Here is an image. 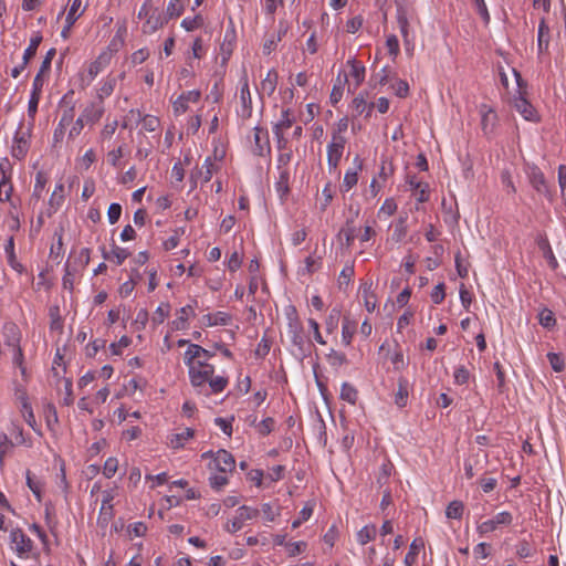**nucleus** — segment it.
Instances as JSON below:
<instances>
[{
	"label": "nucleus",
	"mask_w": 566,
	"mask_h": 566,
	"mask_svg": "<svg viewBox=\"0 0 566 566\" xmlns=\"http://www.w3.org/2000/svg\"><path fill=\"white\" fill-rule=\"evenodd\" d=\"M214 366H202L199 370L193 366L189 368V378L191 385L197 389L198 394L209 396L210 394H219L228 386V378L223 376H214Z\"/></svg>",
	"instance_id": "nucleus-1"
},
{
	"label": "nucleus",
	"mask_w": 566,
	"mask_h": 566,
	"mask_svg": "<svg viewBox=\"0 0 566 566\" xmlns=\"http://www.w3.org/2000/svg\"><path fill=\"white\" fill-rule=\"evenodd\" d=\"M137 18L144 20L142 32L153 34L167 23V18L155 8L153 0H145L142 4Z\"/></svg>",
	"instance_id": "nucleus-2"
},
{
	"label": "nucleus",
	"mask_w": 566,
	"mask_h": 566,
	"mask_svg": "<svg viewBox=\"0 0 566 566\" xmlns=\"http://www.w3.org/2000/svg\"><path fill=\"white\" fill-rule=\"evenodd\" d=\"M205 458H212L213 469L218 470L221 473H228L232 472L235 468V460L233 455L228 452L227 450H219L218 452L213 453L212 451H208L202 453L201 455Z\"/></svg>",
	"instance_id": "nucleus-3"
},
{
	"label": "nucleus",
	"mask_w": 566,
	"mask_h": 566,
	"mask_svg": "<svg viewBox=\"0 0 566 566\" xmlns=\"http://www.w3.org/2000/svg\"><path fill=\"white\" fill-rule=\"evenodd\" d=\"M346 143V137L332 136L327 145V165L331 172L336 170L344 154Z\"/></svg>",
	"instance_id": "nucleus-4"
},
{
	"label": "nucleus",
	"mask_w": 566,
	"mask_h": 566,
	"mask_svg": "<svg viewBox=\"0 0 566 566\" xmlns=\"http://www.w3.org/2000/svg\"><path fill=\"white\" fill-rule=\"evenodd\" d=\"M258 509L242 505L237 510L233 520L227 523L226 530L230 533H235L244 526L245 522L258 517Z\"/></svg>",
	"instance_id": "nucleus-5"
},
{
	"label": "nucleus",
	"mask_w": 566,
	"mask_h": 566,
	"mask_svg": "<svg viewBox=\"0 0 566 566\" xmlns=\"http://www.w3.org/2000/svg\"><path fill=\"white\" fill-rule=\"evenodd\" d=\"M12 548L18 554L19 557H29L30 553L33 549V542L27 534L20 530L14 528L10 534Z\"/></svg>",
	"instance_id": "nucleus-6"
},
{
	"label": "nucleus",
	"mask_w": 566,
	"mask_h": 566,
	"mask_svg": "<svg viewBox=\"0 0 566 566\" xmlns=\"http://www.w3.org/2000/svg\"><path fill=\"white\" fill-rule=\"evenodd\" d=\"M513 521V516L510 512L503 511L497 513L492 520H488L478 525L476 531L480 535L493 532L500 525H510Z\"/></svg>",
	"instance_id": "nucleus-7"
},
{
	"label": "nucleus",
	"mask_w": 566,
	"mask_h": 566,
	"mask_svg": "<svg viewBox=\"0 0 566 566\" xmlns=\"http://www.w3.org/2000/svg\"><path fill=\"white\" fill-rule=\"evenodd\" d=\"M240 102H241V107L238 111L239 115L243 119L250 118L252 115V98H251V93H250L249 83H248V76H247L245 72H244L243 76L241 77Z\"/></svg>",
	"instance_id": "nucleus-8"
},
{
	"label": "nucleus",
	"mask_w": 566,
	"mask_h": 566,
	"mask_svg": "<svg viewBox=\"0 0 566 566\" xmlns=\"http://www.w3.org/2000/svg\"><path fill=\"white\" fill-rule=\"evenodd\" d=\"M29 145L30 133L29 130H22V127H20L13 138L12 156L17 159H23L29 150Z\"/></svg>",
	"instance_id": "nucleus-9"
},
{
	"label": "nucleus",
	"mask_w": 566,
	"mask_h": 566,
	"mask_svg": "<svg viewBox=\"0 0 566 566\" xmlns=\"http://www.w3.org/2000/svg\"><path fill=\"white\" fill-rule=\"evenodd\" d=\"M294 123V117L291 115L290 109H283L281 119L275 124L273 133L277 139L279 148L285 145L284 130L290 128Z\"/></svg>",
	"instance_id": "nucleus-10"
},
{
	"label": "nucleus",
	"mask_w": 566,
	"mask_h": 566,
	"mask_svg": "<svg viewBox=\"0 0 566 566\" xmlns=\"http://www.w3.org/2000/svg\"><path fill=\"white\" fill-rule=\"evenodd\" d=\"M528 179L532 187L538 192L546 196L549 200H552V193L546 184L544 174L537 168L532 167L528 171Z\"/></svg>",
	"instance_id": "nucleus-11"
},
{
	"label": "nucleus",
	"mask_w": 566,
	"mask_h": 566,
	"mask_svg": "<svg viewBox=\"0 0 566 566\" xmlns=\"http://www.w3.org/2000/svg\"><path fill=\"white\" fill-rule=\"evenodd\" d=\"M258 156H264L271 151L268 130L262 127H254V148Z\"/></svg>",
	"instance_id": "nucleus-12"
},
{
	"label": "nucleus",
	"mask_w": 566,
	"mask_h": 566,
	"mask_svg": "<svg viewBox=\"0 0 566 566\" xmlns=\"http://www.w3.org/2000/svg\"><path fill=\"white\" fill-rule=\"evenodd\" d=\"M2 334L4 344L8 347H17L20 346L21 342V331L14 323H6L2 327Z\"/></svg>",
	"instance_id": "nucleus-13"
},
{
	"label": "nucleus",
	"mask_w": 566,
	"mask_h": 566,
	"mask_svg": "<svg viewBox=\"0 0 566 566\" xmlns=\"http://www.w3.org/2000/svg\"><path fill=\"white\" fill-rule=\"evenodd\" d=\"M200 98V92L199 91H188L184 94H181L175 102H174V111L176 114H182L188 109V103H197Z\"/></svg>",
	"instance_id": "nucleus-14"
},
{
	"label": "nucleus",
	"mask_w": 566,
	"mask_h": 566,
	"mask_svg": "<svg viewBox=\"0 0 566 566\" xmlns=\"http://www.w3.org/2000/svg\"><path fill=\"white\" fill-rule=\"evenodd\" d=\"M480 114L482 117L481 118L482 129L484 130L485 134L492 133L495 127L496 119H497L496 113L492 108L488 107L486 105H482L480 107Z\"/></svg>",
	"instance_id": "nucleus-15"
},
{
	"label": "nucleus",
	"mask_w": 566,
	"mask_h": 566,
	"mask_svg": "<svg viewBox=\"0 0 566 566\" xmlns=\"http://www.w3.org/2000/svg\"><path fill=\"white\" fill-rule=\"evenodd\" d=\"M111 61V54L107 52H104L97 56V59L92 62L88 66L87 73L91 80H94L99 72H102Z\"/></svg>",
	"instance_id": "nucleus-16"
},
{
	"label": "nucleus",
	"mask_w": 566,
	"mask_h": 566,
	"mask_svg": "<svg viewBox=\"0 0 566 566\" xmlns=\"http://www.w3.org/2000/svg\"><path fill=\"white\" fill-rule=\"evenodd\" d=\"M549 43V27L547 25L545 19L543 18L538 25L537 33V50L539 54H543L547 51Z\"/></svg>",
	"instance_id": "nucleus-17"
},
{
	"label": "nucleus",
	"mask_w": 566,
	"mask_h": 566,
	"mask_svg": "<svg viewBox=\"0 0 566 566\" xmlns=\"http://www.w3.org/2000/svg\"><path fill=\"white\" fill-rule=\"evenodd\" d=\"M514 107L516 111L527 120L535 119L536 112L532 104L524 98L523 96H518L514 99Z\"/></svg>",
	"instance_id": "nucleus-18"
},
{
	"label": "nucleus",
	"mask_w": 566,
	"mask_h": 566,
	"mask_svg": "<svg viewBox=\"0 0 566 566\" xmlns=\"http://www.w3.org/2000/svg\"><path fill=\"white\" fill-rule=\"evenodd\" d=\"M195 436V431L190 428H185L182 432L179 433H172L169 437V446L172 449H180L182 448L187 441L192 439Z\"/></svg>",
	"instance_id": "nucleus-19"
},
{
	"label": "nucleus",
	"mask_w": 566,
	"mask_h": 566,
	"mask_svg": "<svg viewBox=\"0 0 566 566\" xmlns=\"http://www.w3.org/2000/svg\"><path fill=\"white\" fill-rule=\"evenodd\" d=\"M279 75L276 71L270 70L266 76L261 81L260 90L262 94L271 96L276 88Z\"/></svg>",
	"instance_id": "nucleus-20"
},
{
	"label": "nucleus",
	"mask_w": 566,
	"mask_h": 566,
	"mask_svg": "<svg viewBox=\"0 0 566 566\" xmlns=\"http://www.w3.org/2000/svg\"><path fill=\"white\" fill-rule=\"evenodd\" d=\"M371 287H373V283H367V282L364 283L361 286L364 305L369 313L374 312L377 306V298H376V295L374 294Z\"/></svg>",
	"instance_id": "nucleus-21"
},
{
	"label": "nucleus",
	"mask_w": 566,
	"mask_h": 566,
	"mask_svg": "<svg viewBox=\"0 0 566 566\" xmlns=\"http://www.w3.org/2000/svg\"><path fill=\"white\" fill-rule=\"evenodd\" d=\"M203 319L208 326H217V325L226 326V325L230 324L231 316L224 312H217L214 314L205 315Z\"/></svg>",
	"instance_id": "nucleus-22"
},
{
	"label": "nucleus",
	"mask_w": 566,
	"mask_h": 566,
	"mask_svg": "<svg viewBox=\"0 0 566 566\" xmlns=\"http://www.w3.org/2000/svg\"><path fill=\"white\" fill-rule=\"evenodd\" d=\"M103 113L104 107L101 104H93L90 107H86L81 116L84 118L85 122L94 124L102 118Z\"/></svg>",
	"instance_id": "nucleus-23"
},
{
	"label": "nucleus",
	"mask_w": 566,
	"mask_h": 566,
	"mask_svg": "<svg viewBox=\"0 0 566 566\" xmlns=\"http://www.w3.org/2000/svg\"><path fill=\"white\" fill-rule=\"evenodd\" d=\"M356 322L350 321L347 317L344 318L342 327V342L345 346L350 345L353 336L356 332Z\"/></svg>",
	"instance_id": "nucleus-24"
},
{
	"label": "nucleus",
	"mask_w": 566,
	"mask_h": 566,
	"mask_svg": "<svg viewBox=\"0 0 566 566\" xmlns=\"http://www.w3.org/2000/svg\"><path fill=\"white\" fill-rule=\"evenodd\" d=\"M201 353H205V348L197 345V344H190L185 352L184 355V361L188 366V368H191L193 366V361L198 358H201Z\"/></svg>",
	"instance_id": "nucleus-25"
},
{
	"label": "nucleus",
	"mask_w": 566,
	"mask_h": 566,
	"mask_svg": "<svg viewBox=\"0 0 566 566\" xmlns=\"http://www.w3.org/2000/svg\"><path fill=\"white\" fill-rule=\"evenodd\" d=\"M192 314H193V310H192L191 305H186V306L181 307L180 310H178L177 317L172 322L174 328L177 331L184 329L188 317Z\"/></svg>",
	"instance_id": "nucleus-26"
},
{
	"label": "nucleus",
	"mask_w": 566,
	"mask_h": 566,
	"mask_svg": "<svg viewBox=\"0 0 566 566\" xmlns=\"http://www.w3.org/2000/svg\"><path fill=\"white\" fill-rule=\"evenodd\" d=\"M42 41L40 33H36L31 38L29 46L25 49L23 54V65H27L30 60L36 54L38 48Z\"/></svg>",
	"instance_id": "nucleus-27"
},
{
	"label": "nucleus",
	"mask_w": 566,
	"mask_h": 566,
	"mask_svg": "<svg viewBox=\"0 0 566 566\" xmlns=\"http://www.w3.org/2000/svg\"><path fill=\"white\" fill-rule=\"evenodd\" d=\"M377 535V528L374 524L364 526L360 531L357 533V541L360 545H365L368 542L375 539Z\"/></svg>",
	"instance_id": "nucleus-28"
},
{
	"label": "nucleus",
	"mask_w": 566,
	"mask_h": 566,
	"mask_svg": "<svg viewBox=\"0 0 566 566\" xmlns=\"http://www.w3.org/2000/svg\"><path fill=\"white\" fill-rule=\"evenodd\" d=\"M358 392L354 386L348 382H344L340 388V398L350 405H355L357 401Z\"/></svg>",
	"instance_id": "nucleus-29"
},
{
	"label": "nucleus",
	"mask_w": 566,
	"mask_h": 566,
	"mask_svg": "<svg viewBox=\"0 0 566 566\" xmlns=\"http://www.w3.org/2000/svg\"><path fill=\"white\" fill-rule=\"evenodd\" d=\"M408 390H407V380L400 378L398 381V390L395 395V402L399 407H405L407 403Z\"/></svg>",
	"instance_id": "nucleus-30"
},
{
	"label": "nucleus",
	"mask_w": 566,
	"mask_h": 566,
	"mask_svg": "<svg viewBox=\"0 0 566 566\" xmlns=\"http://www.w3.org/2000/svg\"><path fill=\"white\" fill-rule=\"evenodd\" d=\"M70 2H71V6H70L69 12L66 14L65 22H69V24H74L75 21L81 17V14L83 13L84 10L78 12L81 9V6H82L81 0H70Z\"/></svg>",
	"instance_id": "nucleus-31"
},
{
	"label": "nucleus",
	"mask_w": 566,
	"mask_h": 566,
	"mask_svg": "<svg viewBox=\"0 0 566 566\" xmlns=\"http://www.w3.org/2000/svg\"><path fill=\"white\" fill-rule=\"evenodd\" d=\"M463 503L461 501H452L449 503L446 510V515L448 518L460 520L463 514Z\"/></svg>",
	"instance_id": "nucleus-32"
},
{
	"label": "nucleus",
	"mask_w": 566,
	"mask_h": 566,
	"mask_svg": "<svg viewBox=\"0 0 566 566\" xmlns=\"http://www.w3.org/2000/svg\"><path fill=\"white\" fill-rule=\"evenodd\" d=\"M339 318H340V310L337 307H334L333 310H331V312L325 321V326H326L327 333H333L336 331V328L338 326Z\"/></svg>",
	"instance_id": "nucleus-33"
},
{
	"label": "nucleus",
	"mask_w": 566,
	"mask_h": 566,
	"mask_svg": "<svg viewBox=\"0 0 566 566\" xmlns=\"http://www.w3.org/2000/svg\"><path fill=\"white\" fill-rule=\"evenodd\" d=\"M538 322L545 328H553L556 325L554 313L548 308H543L538 314Z\"/></svg>",
	"instance_id": "nucleus-34"
},
{
	"label": "nucleus",
	"mask_w": 566,
	"mask_h": 566,
	"mask_svg": "<svg viewBox=\"0 0 566 566\" xmlns=\"http://www.w3.org/2000/svg\"><path fill=\"white\" fill-rule=\"evenodd\" d=\"M422 547H423V543L422 542L418 543L417 539H415L411 543L410 549H409L408 554L405 557V565L406 566H412L416 563L417 555H418L419 551Z\"/></svg>",
	"instance_id": "nucleus-35"
},
{
	"label": "nucleus",
	"mask_w": 566,
	"mask_h": 566,
	"mask_svg": "<svg viewBox=\"0 0 566 566\" xmlns=\"http://www.w3.org/2000/svg\"><path fill=\"white\" fill-rule=\"evenodd\" d=\"M179 2L180 0H170L168 2L165 15V18H167V21L169 19L177 18L182 13L184 7Z\"/></svg>",
	"instance_id": "nucleus-36"
},
{
	"label": "nucleus",
	"mask_w": 566,
	"mask_h": 566,
	"mask_svg": "<svg viewBox=\"0 0 566 566\" xmlns=\"http://www.w3.org/2000/svg\"><path fill=\"white\" fill-rule=\"evenodd\" d=\"M115 85V78H107L97 91L98 98L103 101L105 97H108L114 92Z\"/></svg>",
	"instance_id": "nucleus-37"
},
{
	"label": "nucleus",
	"mask_w": 566,
	"mask_h": 566,
	"mask_svg": "<svg viewBox=\"0 0 566 566\" xmlns=\"http://www.w3.org/2000/svg\"><path fill=\"white\" fill-rule=\"evenodd\" d=\"M327 360L331 366L337 368L347 363L346 355L344 353L331 349L327 355Z\"/></svg>",
	"instance_id": "nucleus-38"
},
{
	"label": "nucleus",
	"mask_w": 566,
	"mask_h": 566,
	"mask_svg": "<svg viewBox=\"0 0 566 566\" xmlns=\"http://www.w3.org/2000/svg\"><path fill=\"white\" fill-rule=\"evenodd\" d=\"M356 229L349 221L346 222V227L343 228L338 234L339 239L345 238L346 247H350L355 240Z\"/></svg>",
	"instance_id": "nucleus-39"
},
{
	"label": "nucleus",
	"mask_w": 566,
	"mask_h": 566,
	"mask_svg": "<svg viewBox=\"0 0 566 566\" xmlns=\"http://www.w3.org/2000/svg\"><path fill=\"white\" fill-rule=\"evenodd\" d=\"M202 25H203V18L200 14H198L193 18H185L181 21V27L186 31H193Z\"/></svg>",
	"instance_id": "nucleus-40"
},
{
	"label": "nucleus",
	"mask_w": 566,
	"mask_h": 566,
	"mask_svg": "<svg viewBox=\"0 0 566 566\" xmlns=\"http://www.w3.org/2000/svg\"><path fill=\"white\" fill-rule=\"evenodd\" d=\"M352 64L350 76L355 78V86H359L365 78V66L357 64L355 61L349 62Z\"/></svg>",
	"instance_id": "nucleus-41"
},
{
	"label": "nucleus",
	"mask_w": 566,
	"mask_h": 566,
	"mask_svg": "<svg viewBox=\"0 0 566 566\" xmlns=\"http://www.w3.org/2000/svg\"><path fill=\"white\" fill-rule=\"evenodd\" d=\"M113 495L109 492H104L102 506H101V515L104 516V520H108L112 516V502Z\"/></svg>",
	"instance_id": "nucleus-42"
},
{
	"label": "nucleus",
	"mask_w": 566,
	"mask_h": 566,
	"mask_svg": "<svg viewBox=\"0 0 566 566\" xmlns=\"http://www.w3.org/2000/svg\"><path fill=\"white\" fill-rule=\"evenodd\" d=\"M406 234H407L406 219L400 218L395 224L392 239L396 242H400L406 237Z\"/></svg>",
	"instance_id": "nucleus-43"
},
{
	"label": "nucleus",
	"mask_w": 566,
	"mask_h": 566,
	"mask_svg": "<svg viewBox=\"0 0 566 566\" xmlns=\"http://www.w3.org/2000/svg\"><path fill=\"white\" fill-rule=\"evenodd\" d=\"M366 107H369V112H373L375 104L367 103L363 96H357L353 99V108L357 114H363L366 111Z\"/></svg>",
	"instance_id": "nucleus-44"
},
{
	"label": "nucleus",
	"mask_w": 566,
	"mask_h": 566,
	"mask_svg": "<svg viewBox=\"0 0 566 566\" xmlns=\"http://www.w3.org/2000/svg\"><path fill=\"white\" fill-rule=\"evenodd\" d=\"M397 21H398V24H399L402 38H403L405 42L408 43L409 42V40H408V36H409V23H408V19H407L406 13L402 12V11H399L398 15H397Z\"/></svg>",
	"instance_id": "nucleus-45"
},
{
	"label": "nucleus",
	"mask_w": 566,
	"mask_h": 566,
	"mask_svg": "<svg viewBox=\"0 0 566 566\" xmlns=\"http://www.w3.org/2000/svg\"><path fill=\"white\" fill-rule=\"evenodd\" d=\"M118 469V460L116 458H108L103 468V474L111 479L115 475L116 471Z\"/></svg>",
	"instance_id": "nucleus-46"
},
{
	"label": "nucleus",
	"mask_w": 566,
	"mask_h": 566,
	"mask_svg": "<svg viewBox=\"0 0 566 566\" xmlns=\"http://www.w3.org/2000/svg\"><path fill=\"white\" fill-rule=\"evenodd\" d=\"M547 358L549 360L552 368L555 371L559 373V371L564 370L565 363H564V358L562 357V355L556 354V353H548Z\"/></svg>",
	"instance_id": "nucleus-47"
},
{
	"label": "nucleus",
	"mask_w": 566,
	"mask_h": 566,
	"mask_svg": "<svg viewBox=\"0 0 566 566\" xmlns=\"http://www.w3.org/2000/svg\"><path fill=\"white\" fill-rule=\"evenodd\" d=\"M275 421L273 418L268 417L258 423L256 429L261 436H268L272 432Z\"/></svg>",
	"instance_id": "nucleus-48"
},
{
	"label": "nucleus",
	"mask_w": 566,
	"mask_h": 566,
	"mask_svg": "<svg viewBox=\"0 0 566 566\" xmlns=\"http://www.w3.org/2000/svg\"><path fill=\"white\" fill-rule=\"evenodd\" d=\"M13 443L6 433H0V463L12 449Z\"/></svg>",
	"instance_id": "nucleus-49"
},
{
	"label": "nucleus",
	"mask_w": 566,
	"mask_h": 566,
	"mask_svg": "<svg viewBox=\"0 0 566 566\" xmlns=\"http://www.w3.org/2000/svg\"><path fill=\"white\" fill-rule=\"evenodd\" d=\"M111 254H112V260H114L117 265H120L128 258L129 252L124 248L114 245L111 251Z\"/></svg>",
	"instance_id": "nucleus-50"
},
{
	"label": "nucleus",
	"mask_w": 566,
	"mask_h": 566,
	"mask_svg": "<svg viewBox=\"0 0 566 566\" xmlns=\"http://www.w3.org/2000/svg\"><path fill=\"white\" fill-rule=\"evenodd\" d=\"M22 416L29 426L33 427L35 424V417L27 398L22 399Z\"/></svg>",
	"instance_id": "nucleus-51"
},
{
	"label": "nucleus",
	"mask_w": 566,
	"mask_h": 566,
	"mask_svg": "<svg viewBox=\"0 0 566 566\" xmlns=\"http://www.w3.org/2000/svg\"><path fill=\"white\" fill-rule=\"evenodd\" d=\"M159 119L156 116L146 115L142 120L143 129L146 132H155L159 127Z\"/></svg>",
	"instance_id": "nucleus-52"
},
{
	"label": "nucleus",
	"mask_w": 566,
	"mask_h": 566,
	"mask_svg": "<svg viewBox=\"0 0 566 566\" xmlns=\"http://www.w3.org/2000/svg\"><path fill=\"white\" fill-rule=\"evenodd\" d=\"M130 345V338L127 336H122L117 343H112L109 345L111 353L113 355H120L123 348H126Z\"/></svg>",
	"instance_id": "nucleus-53"
},
{
	"label": "nucleus",
	"mask_w": 566,
	"mask_h": 566,
	"mask_svg": "<svg viewBox=\"0 0 566 566\" xmlns=\"http://www.w3.org/2000/svg\"><path fill=\"white\" fill-rule=\"evenodd\" d=\"M170 305L168 303L160 304L154 315V322L161 324L165 318L169 315Z\"/></svg>",
	"instance_id": "nucleus-54"
},
{
	"label": "nucleus",
	"mask_w": 566,
	"mask_h": 566,
	"mask_svg": "<svg viewBox=\"0 0 566 566\" xmlns=\"http://www.w3.org/2000/svg\"><path fill=\"white\" fill-rule=\"evenodd\" d=\"M202 171H201V177H202V181L203 182H208L211 180L212 178V175H213V171H214V164L213 161L211 160V158H207L203 163V166H202Z\"/></svg>",
	"instance_id": "nucleus-55"
},
{
	"label": "nucleus",
	"mask_w": 566,
	"mask_h": 566,
	"mask_svg": "<svg viewBox=\"0 0 566 566\" xmlns=\"http://www.w3.org/2000/svg\"><path fill=\"white\" fill-rule=\"evenodd\" d=\"M343 96V81L340 80V75L337 76V83L334 85L331 93V103L337 104Z\"/></svg>",
	"instance_id": "nucleus-56"
},
{
	"label": "nucleus",
	"mask_w": 566,
	"mask_h": 566,
	"mask_svg": "<svg viewBox=\"0 0 566 566\" xmlns=\"http://www.w3.org/2000/svg\"><path fill=\"white\" fill-rule=\"evenodd\" d=\"M353 276H354V266L353 265H346L340 271V274H339V277H338L339 287H342L343 284L348 285Z\"/></svg>",
	"instance_id": "nucleus-57"
},
{
	"label": "nucleus",
	"mask_w": 566,
	"mask_h": 566,
	"mask_svg": "<svg viewBox=\"0 0 566 566\" xmlns=\"http://www.w3.org/2000/svg\"><path fill=\"white\" fill-rule=\"evenodd\" d=\"M118 127V122L116 119L106 123L101 132V138L102 139H111L113 135L116 132V128Z\"/></svg>",
	"instance_id": "nucleus-58"
},
{
	"label": "nucleus",
	"mask_w": 566,
	"mask_h": 566,
	"mask_svg": "<svg viewBox=\"0 0 566 566\" xmlns=\"http://www.w3.org/2000/svg\"><path fill=\"white\" fill-rule=\"evenodd\" d=\"M470 373L464 366H460L454 371V381L458 385H464L469 381Z\"/></svg>",
	"instance_id": "nucleus-59"
},
{
	"label": "nucleus",
	"mask_w": 566,
	"mask_h": 566,
	"mask_svg": "<svg viewBox=\"0 0 566 566\" xmlns=\"http://www.w3.org/2000/svg\"><path fill=\"white\" fill-rule=\"evenodd\" d=\"M11 192H12V186L6 179V177H3L2 180L0 181V201H8L11 197Z\"/></svg>",
	"instance_id": "nucleus-60"
},
{
	"label": "nucleus",
	"mask_w": 566,
	"mask_h": 566,
	"mask_svg": "<svg viewBox=\"0 0 566 566\" xmlns=\"http://www.w3.org/2000/svg\"><path fill=\"white\" fill-rule=\"evenodd\" d=\"M120 213H122V207L119 203H112L108 208V211H107V216H108V221L111 224H114L116 223L119 218H120Z\"/></svg>",
	"instance_id": "nucleus-61"
},
{
	"label": "nucleus",
	"mask_w": 566,
	"mask_h": 566,
	"mask_svg": "<svg viewBox=\"0 0 566 566\" xmlns=\"http://www.w3.org/2000/svg\"><path fill=\"white\" fill-rule=\"evenodd\" d=\"M209 484L214 490H221L224 485L228 484V478L226 475L216 474L209 478Z\"/></svg>",
	"instance_id": "nucleus-62"
},
{
	"label": "nucleus",
	"mask_w": 566,
	"mask_h": 566,
	"mask_svg": "<svg viewBox=\"0 0 566 566\" xmlns=\"http://www.w3.org/2000/svg\"><path fill=\"white\" fill-rule=\"evenodd\" d=\"M444 297V284L439 283L438 285L434 286L433 291L431 292V300L434 304H440L443 302Z\"/></svg>",
	"instance_id": "nucleus-63"
},
{
	"label": "nucleus",
	"mask_w": 566,
	"mask_h": 566,
	"mask_svg": "<svg viewBox=\"0 0 566 566\" xmlns=\"http://www.w3.org/2000/svg\"><path fill=\"white\" fill-rule=\"evenodd\" d=\"M394 90H395V94L398 96V97H407L408 94H409V85L406 81L403 80H398L396 82V84L392 86Z\"/></svg>",
	"instance_id": "nucleus-64"
}]
</instances>
